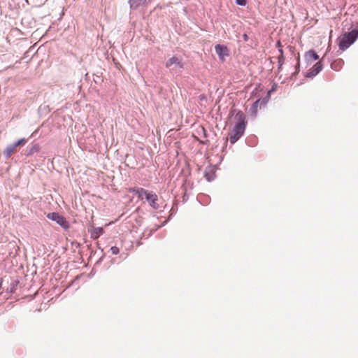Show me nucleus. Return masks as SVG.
Listing matches in <instances>:
<instances>
[{"label":"nucleus","mask_w":358,"mask_h":358,"mask_svg":"<svg viewBox=\"0 0 358 358\" xmlns=\"http://www.w3.org/2000/svg\"><path fill=\"white\" fill-rule=\"evenodd\" d=\"M358 38V29H354L348 33H345L343 38L339 39L338 46L341 50H345L353 44Z\"/></svg>","instance_id":"f257e3e1"},{"label":"nucleus","mask_w":358,"mask_h":358,"mask_svg":"<svg viewBox=\"0 0 358 358\" xmlns=\"http://www.w3.org/2000/svg\"><path fill=\"white\" fill-rule=\"evenodd\" d=\"M245 124H236L229 134V141L234 144L244 134L245 130Z\"/></svg>","instance_id":"f03ea898"},{"label":"nucleus","mask_w":358,"mask_h":358,"mask_svg":"<svg viewBox=\"0 0 358 358\" xmlns=\"http://www.w3.org/2000/svg\"><path fill=\"white\" fill-rule=\"evenodd\" d=\"M47 217L52 221H55L65 230L69 228V224L66 221V218L58 213H50L47 215Z\"/></svg>","instance_id":"7ed1b4c3"},{"label":"nucleus","mask_w":358,"mask_h":358,"mask_svg":"<svg viewBox=\"0 0 358 358\" xmlns=\"http://www.w3.org/2000/svg\"><path fill=\"white\" fill-rule=\"evenodd\" d=\"M166 67L169 68L171 70H176L178 68H182L181 59L176 56H173L169 59L166 62Z\"/></svg>","instance_id":"20e7f679"},{"label":"nucleus","mask_w":358,"mask_h":358,"mask_svg":"<svg viewBox=\"0 0 358 358\" xmlns=\"http://www.w3.org/2000/svg\"><path fill=\"white\" fill-rule=\"evenodd\" d=\"M323 68L322 61L317 62L306 74V77L308 78H313L317 76Z\"/></svg>","instance_id":"39448f33"},{"label":"nucleus","mask_w":358,"mask_h":358,"mask_svg":"<svg viewBox=\"0 0 358 358\" xmlns=\"http://www.w3.org/2000/svg\"><path fill=\"white\" fill-rule=\"evenodd\" d=\"M145 199L149 203L150 206L152 208H153L154 209L159 208V204L157 203L158 200V196L155 193L148 192Z\"/></svg>","instance_id":"423d86ee"},{"label":"nucleus","mask_w":358,"mask_h":358,"mask_svg":"<svg viewBox=\"0 0 358 358\" xmlns=\"http://www.w3.org/2000/svg\"><path fill=\"white\" fill-rule=\"evenodd\" d=\"M215 52L219 58L222 60L224 59L225 56L229 55V50L227 46L221 44H217L215 47Z\"/></svg>","instance_id":"0eeeda50"},{"label":"nucleus","mask_w":358,"mask_h":358,"mask_svg":"<svg viewBox=\"0 0 358 358\" xmlns=\"http://www.w3.org/2000/svg\"><path fill=\"white\" fill-rule=\"evenodd\" d=\"M230 115H235V119L237 120L236 124H245V115L241 110H237L236 109L231 110Z\"/></svg>","instance_id":"6e6552de"},{"label":"nucleus","mask_w":358,"mask_h":358,"mask_svg":"<svg viewBox=\"0 0 358 358\" xmlns=\"http://www.w3.org/2000/svg\"><path fill=\"white\" fill-rule=\"evenodd\" d=\"M129 192L136 195L141 200L143 199L148 192V190L142 187H133L129 189Z\"/></svg>","instance_id":"1a4fd4ad"},{"label":"nucleus","mask_w":358,"mask_h":358,"mask_svg":"<svg viewBox=\"0 0 358 358\" xmlns=\"http://www.w3.org/2000/svg\"><path fill=\"white\" fill-rule=\"evenodd\" d=\"M152 0H129L130 8L137 9L140 6H145L151 2Z\"/></svg>","instance_id":"9d476101"},{"label":"nucleus","mask_w":358,"mask_h":358,"mask_svg":"<svg viewBox=\"0 0 358 358\" xmlns=\"http://www.w3.org/2000/svg\"><path fill=\"white\" fill-rule=\"evenodd\" d=\"M305 59L307 63H310L313 61L319 59V55L313 50H310L305 54Z\"/></svg>","instance_id":"9b49d317"},{"label":"nucleus","mask_w":358,"mask_h":358,"mask_svg":"<svg viewBox=\"0 0 358 358\" xmlns=\"http://www.w3.org/2000/svg\"><path fill=\"white\" fill-rule=\"evenodd\" d=\"M16 148L17 147L15 146V145L14 143L7 145V147L6 148V149L3 151L5 157L6 159L9 158L11 156V155L15 151Z\"/></svg>","instance_id":"f8f14e48"},{"label":"nucleus","mask_w":358,"mask_h":358,"mask_svg":"<svg viewBox=\"0 0 358 358\" xmlns=\"http://www.w3.org/2000/svg\"><path fill=\"white\" fill-rule=\"evenodd\" d=\"M104 232V230L101 227H94L91 231V238L94 240L97 239Z\"/></svg>","instance_id":"ddd939ff"},{"label":"nucleus","mask_w":358,"mask_h":358,"mask_svg":"<svg viewBox=\"0 0 358 358\" xmlns=\"http://www.w3.org/2000/svg\"><path fill=\"white\" fill-rule=\"evenodd\" d=\"M40 150V145L38 144H34L28 150V152L27 154V156L32 155L34 153L38 152Z\"/></svg>","instance_id":"4468645a"},{"label":"nucleus","mask_w":358,"mask_h":358,"mask_svg":"<svg viewBox=\"0 0 358 358\" xmlns=\"http://www.w3.org/2000/svg\"><path fill=\"white\" fill-rule=\"evenodd\" d=\"M270 94H271V91H268V93H267V95L264 97L263 99H259L258 100L260 101L259 105L260 106V107L262 106H264L266 105V103H268V100L270 99Z\"/></svg>","instance_id":"2eb2a0df"},{"label":"nucleus","mask_w":358,"mask_h":358,"mask_svg":"<svg viewBox=\"0 0 358 358\" xmlns=\"http://www.w3.org/2000/svg\"><path fill=\"white\" fill-rule=\"evenodd\" d=\"M260 101L259 100H257L255 102L253 103V104L252 105L251 108H250V112L253 115H256L257 114V108H258V106H259V103Z\"/></svg>","instance_id":"dca6fc26"},{"label":"nucleus","mask_w":358,"mask_h":358,"mask_svg":"<svg viewBox=\"0 0 358 358\" xmlns=\"http://www.w3.org/2000/svg\"><path fill=\"white\" fill-rule=\"evenodd\" d=\"M343 64V59H339L335 62H334L331 64V69L336 70V71H338V68H337V66H341L342 64Z\"/></svg>","instance_id":"f3484780"},{"label":"nucleus","mask_w":358,"mask_h":358,"mask_svg":"<svg viewBox=\"0 0 358 358\" xmlns=\"http://www.w3.org/2000/svg\"><path fill=\"white\" fill-rule=\"evenodd\" d=\"M295 69H296V71L293 73V75L297 74L299 72V69H300V57H299V54H298V56L296 57V66H295Z\"/></svg>","instance_id":"a211bd4d"},{"label":"nucleus","mask_w":358,"mask_h":358,"mask_svg":"<svg viewBox=\"0 0 358 358\" xmlns=\"http://www.w3.org/2000/svg\"><path fill=\"white\" fill-rule=\"evenodd\" d=\"M27 140L24 138L19 139L17 141L13 143L16 147L23 145L27 143Z\"/></svg>","instance_id":"6ab92c4d"},{"label":"nucleus","mask_w":358,"mask_h":358,"mask_svg":"<svg viewBox=\"0 0 358 358\" xmlns=\"http://www.w3.org/2000/svg\"><path fill=\"white\" fill-rule=\"evenodd\" d=\"M278 59V69H280L285 62V57H284V55H280Z\"/></svg>","instance_id":"aec40b11"},{"label":"nucleus","mask_w":358,"mask_h":358,"mask_svg":"<svg viewBox=\"0 0 358 358\" xmlns=\"http://www.w3.org/2000/svg\"><path fill=\"white\" fill-rule=\"evenodd\" d=\"M113 255H117L120 252V250L117 246H113L110 249Z\"/></svg>","instance_id":"412c9836"},{"label":"nucleus","mask_w":358,"mask_h":358,"mask_svg":"<svg viewBox=\"0 0 358 358\" xmlns=\"http://www.w3.org/2000/svg\"><path fill=\"white\" fill-rule=\"evenodd\" d=\"M236 3L238 6H244L247 3V0H236Z\"/></svg>","instance_id":"4be33fe9"},{"label":"nucleus","mask_w":358,"mask_h":358,"mask_svg":"<svg viewBox=\"0 0 358 358\" xmlns=\"http://www.w3.org/2000/svg\"><path fill=\"white\" fill-rule=\"evenodd\" d=\"M205 177L208 180V181H212L213 180V176L209 175L207 172H205Z\"/></svg>","instance_id":"5701e85b"},{"label":"nucleus","mask_w":358,"mask_h":358,"mask_svg":"<svg viewBox=\"0 0 358 358\" xmlns=\"http://www.w3.org/2000/svg\"><path fill=\"white\" fill-rule=\"evenodd\" d=\"M243 38L244 41H247L248 40L249 37H248V36L246 34H244L243 35Z\"/></svg>","instance_id":"b1692460"},{"label":"nucleus","mask_w":358,"mask_h":358,"mask_svg":"<svg viewBox=\"0 0 358 358\" xmlns=\"http://www.w3.org/2000/svg\"><path fill=\"white\" fill-rule=\"evenodd\" d=\"M277 46H278V47H281V43H280V41H278V42H277Z\"/></svg>","instance_id":"393cba45"},{"label":"nucleus","mask_w":358,"mask_h":358,"mask_svg":"<svg viewBox=\"0 0 358 358\" xmlns=\"http://www.w3.org/2000/svg\"><path fill=\"white\" fill-rule=\"evenodd\" d=\"M279 52L280 53V55H283V50L282 49H279Z\"/></svg>","instance_id":"a878e982"},{"label":"nucleus","mask_w":358,"mask_h":358,"mask_svg":"<svg viewBox=\"0 0 358 358\" xmlns=\"http://www.w3.org/2000/svg\"><path fill=\"white\" fill-rule=\"evenodd\" d=\"M274 90H275V88H274V87H272V88H271V90H270L269 91H271V92H273Z\"/></svg>","instance_id":"bb28decb"},{"label":"nucleus","mask_w":358,"mask_h":358,"mask_svg":"<svg viewBox=\"0 0 358 358\" xmlns=\"http://www.w3.org/2000/svg\"><path fill=\"white\" fill-rule=\"evenodd\" d=\"M165 223H166V221H164V222L162 224V226L164 225Z\"/></svg>","instance_id":"cd10ccee"}]
</instances>
